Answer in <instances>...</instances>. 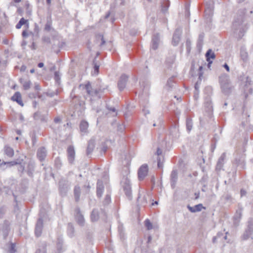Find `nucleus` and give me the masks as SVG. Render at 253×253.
<instances>
[{
  "label": "nucleus",
  "instance_id": "45",
  "mask_svg": "<svg viewBox=\"0 0 253 253\" xmlns=\"http://www.w3.org/2000/svg\"><path fill=\"white\" fill-rule=\"evenodd\" d=\"M111 202V197L109 195H107L103 202L104 205H107Z\"/></svg>",
  "mask_w": 253,
  "mask_h": 253
},
{
  "label": "nucleus",
  "instance_id": "52",
  "mask_svg": "<svg viewBox=\"0 0 253 253\" xmlns=\"http://www.w3.org/2000/svg\"><path fill=\"white\" fill-rule=\"evenodd\" d=\"M61 121V118L59 117H57L54 119V122L55 123H60Z\"/></svg>",
  "mask_w": 253,
  "mask_h": 253
},
{
  "label": "nucleus",
  "instance_id": "26",
  "mask_svg": "<svg viewBox=\"0 0 253 253\" xmlns=\"http://www.w3.org/2000/svg\"><path fill=\"white\" fill-rule=\"evenodd\" d=\"M18 164V163L16 161H11V162H4L3 161L0 164V168L2 169H5L7 167H11Z\"/></svg>",
  "mask_w": 253,
  "mask_h": 253
},
{
  "label": "nucleus",
  "instance_id": "62",
  "mask_svg": "<svg viewBox=\"0 0 253 253\" xmlns=\"http://www.w3.org/2000/svg\"><path fill=\"white\" fill-rule=\"evenodd\" d=\"M22 35L23 37H26L28 36V34L26 31H23Z\"/></svg>",
  "mask_w": 253,
  "mask_h": 253
},
{
  "label": "nucleus",
  "instance_id": "17",
  "mask_svg": "<svg viewBox=\"0 0 253 253\" xmlns=\"http://www.w3.org/2000/svg\"><path fill=\"white\" fill-rule=\"evenodd\" d=\"M187 208L191 212H199L201 211L202 209H205L202 204H199L194 207H191L189 205H188Z\"/></svg>",
  "mask_w": 253,
  "mask_h": 253
},
{
  "label": "nucleus",
  "instance_id": "13",
  "mask_svg": "<svg viewBox=\"0 0 253 253\" xmlns=\"http://www.w3.org/2000/svg\"><path fill=\"white\" fill-rule=\"evenodd\" d=\"M59 192L62 196H64L67 191V189H68L67 184L65 181L62 180H60L59 181Z\"/></svg>",
  "mask_w": 253,
  "mask_h": 253
},
{
  "label": "nucleus",
  "instance_id": "24",
  "mask_svg": "<svg viewBox=\"0 0 253 253\" xmlns=\"http://www.w3.org/2000/svg\"><path fill=\"white\" fill-rule=\"evenodd\" d=\"M91 220L92 222L97 221L99 218V212L97 209H94L92 210L90 215Z\"/></svg>",
  "mask_w": 253,
  "mask_h": 253
},
{
  "label": "nucleus",
  "instance_id": "29",
  "mask_svg": "<svg viewBox=\"0 0 253 253\" xmlns=\"http://www.w3.org/2000/svg\"><path fill=\"white\" fill-rule=\"evenodd\" d=\"M35 169V166L32 162H29L27 168V172L29 176L32 177Z\"/></svg>",
  "mask_w": 253,
  "mask_h": 253
},
{
  "label": "nucleus",
  "instance_id": "7",
  "mask_svg": "<svg viewBox=\"0 0 253 253\" xmlns=\"http://www.w3.org/2000/svg\"><path fill=\"white\" fill-rule=\"evenodd\" d=\"M95 149V142L94 139H90L87 145L86 149V155L89 156Z\"/></svg>",
  "mask_w": 253,
  "mask_h": 253
},
{
  "label": "nucleus",
  "instance_id": "38",
  "mask_svg": "<svg viewBox=\"0 0 253 253\" xmlns=\"http://www.w3.org/2000/svg\"><path fill=\"white\" fill-rule=\"evenodd\" d=\"M248 55L246 51L242 50L241 51V57L244 61H246L248 59Z\"/></svg>",
  "mask_w": 253,
  "mask_h": 253
},
{
  "label": "nucleus",
  "instance_id": "6",
  "mask_svg": "<svg viewBox=\"0 0 253 253\" xmlns=\"http://www.w3.org/2000/svg\"><path fill=\"white\" fill-rule=\"evenodd\" d=\"M43 219L42 217L38 218L36 224L35 234L36 237L41 236L43 229Z\"/></svg>",
  "mask_w": 253,
  "mask_h": 253
},
{
  "label": "nucleus",
  "instance_id": "9",
  "mask_svg": "<svg viewBox=\"0 0 253 253\" xmlns=\"http://www.w3.org/2000/svg\"><path fill=\"white\" fill-rule=\"evenodd\" d=\"M128 77L125 75L121 76L118 83V86L120 90H123L126 87L127 81Z\"/></svg>",
  "mask_w": 253,
  "mask_h": 253
},
{
  "label": "nucleus",
  "instance_id": "47",
  "mask_svg": "<svg viewBox=\"0 0 253 253\" xmlns=\"http://www.w3.org/2000/svg\"><path fill=\"white\" fill-rule=\"evenodd\" d=\"M205 14L208 15L209 16H211L212 14V9L211 8H208L205 10Z\"/></svg>",
  "mask_w": 253,
  "mask_h": 253
},
{
  "label": "nucleus",
  "instance_id": "53",
  "mask_svg": "<svg viewBox=\"0 0 253 253\" xmlns=\"http://www.w3.org/2000/svg\"><path fill=\"white\" fill-rule=\"evenodd\" d=\"M80 226H81L84 222V217L81 214H80Z\"/></svg>",
  "mask_w": 253,
  "mask_h": 253
},
{
  "label": "nucleus",
  "instance_id": "63",
  "mask_svg": "<svg viewBox=\"0 0 253 253\" xmlns=\"http://www.w3.org/2000/svg\"><path fill=\"white\" fill-rule=\"evenodd\" d=\"M218 236H215V237H214L212 238V242H213V243H216V239L218 238Z\"/></svg>",
  "mask_w": 253,
  "mask_h": 253
},
{
  "label": "nucleus",
  "instance_id": "11",
  "mask_svg": "<svg viewBox=\"0 0 253 253\" xmlns=\"http://www.w3.org/2000/svg\"><path fill=\"white\" fill-rule=\"evenodd\" d=\"M234 163L237 166H240L241 168H245V155L244 154H242L241 155H239V156H236Z\"/></svg>",
  "mask_w": 253,
  "mask_h": 253
},
{
  "label": "nucleus",
  "instance_id": "36",
  "mask_svg": "<svg viewBox=\"0 0 253 253\" xmlns=\"http://www.w3.org/2000/svg\"><path fill=\"white\" fill-rule=\"evenodd\" d=\"M97 41L100 43V45L102 46L105 43V41L103 37L101 35H98L96 36Z\"/></svg>",
  "mask_w": 253,
  "mask_h": 253
},
{
  "label": "nucleus",
  "instance_id": "28",
  "mask_svg": "<svg viewBox=\"0 0 253 253\" xmlns=\"http://www.w3.org/2000/svg\"><path fill=\"white\" fill-rule=\"evenodd\" d=\"M4 152L5 155L10 158L12 157L14 153L13 149L8 146H5L4 147Z\"/></svg>",
  "mask_w": 253,
  "mask_h": 253
},
{
  "label": "nucleus",
  "instance_id": "12",
  "mask_svg": "<svg viewBox=\"0 0 253 253\" xmlns=\"http://www.w3.org/2000/svg\"><path fill=\"white\" fill-rule=\"evenodd\" d=\"M88 124L85 121H82L80 123V134L82 135H85L88 133Z\"/></svg>",
  "mask_w": 253,
  "mask_h": 253
},
{
  "label": "nucleus",
  "instance_id": "41",
  "mask_svg": "<svg viewBox=\"0 0 253 253\" xmlns=\"http://www.w3.org/2000/svg\"><path fill=\"white\" fill-rule=\"evenodd\" d=\"M145 225L148 230H151L153 228V225L149 219H146L145 221Z\"/></svg>",
  "mask_w": 253,
  "mask_h": 253
},
{
  "label": "nucleus",
  "instance_id": "2",
  "mask_svg": "<svg viewBox=\"0 0 253 253\" xmlns=\"http://www.w3.org/2000/svg\"><path fill=\"white\" fill-rule=\"evenodd\" d=\"M234 28V33L236 35L237 38H241L246 31L245 26L243 24L242 20L240 21H235L233 24Z\"/></svg>",
  "mask_w": 253,
  "mask_h": 253
},
{
  "label": "nucleus",
  "instance_id": "19",
  "mask_svg": "<svg viewBox=\"0 0 253 253\" xmlns=\"http://www.w3.org/2000/svg\"><path fill=\"white\" fill-rule=\"evenodd\" d=\"M205 106L207 111H212V105L210 96H207L205 98Z\"/></svg>",
  "mask_w": 253,
  "mask_h": 253
},
{
  "label": "nucleus",
  "instance_id": "25",
  "mask_svg": "<svg viewBox=\"0 0 253 253\" xmlns=\"http://www.w3.org/2000/svg\"><path fill=\"white\" fill-rule=\"evenodd\" d=\"M242 217V209H239L236 211V212L234 216V224L237 225L240 221Z\"/></svg>",
  "mask_w": 253,
  "mask_h": 253
},
{
  "label": "nucleus",
  "instance_id": "56",
  "mask_svg": "<svg viewBox=\"0 0 253 253\" xmlns=\"http://www.w3.org/2000/svg\"><path fill=\"white\" fill-rule=\"evenodd\" d=\"M186 46L187 47V48H188L189 47H190V46L191 45V42L189 40H187L186 41Z\"/></svg>",
  "mask_w": 253,
  "mask_h": 253
},
{
  "label": "nucleus",
  "instance_id": "18",
  "mask_svg": "<svg viewBox=\"0 0 253 253\" xmlns=\"http://www.w3.org/2000/svg\"><path fill=\"white\" fill-rule=\"evenodd\" d=\"M160 42V37L158 34L154 35L152 40V48L156 50L158 48Z\"/></svg>",
  "mask_w": 253,
  "mask_h": 253
},
{
  "label": "nucleus",
  "instance_id": "14",
  "mask_svg": "<svg viewBox=\"0 0 253 253\" xmlns=\"http://www.w3.org/2000/svg\"><path fill=\"white\" fill-rule=\"evenodd\" d=\"M46 156V150L45 148L41 147L37 151V157L41 161H42L44 160Z\"/></svg>",
  "mask_w": 253,
  "mask_h": 253
},
{
  "label": "nucleus",
  "instance_id": "10",
  "mask_svg": "<svg viewBox=\"0 0 253 253\" xmlns=\"http://www.w3.org/2000/svg\"><path fill=\"white\" fill-rule=\"evenodd\" d=\"M182 31L180 29H177L175 30L172 38V43L174 46L177 45L180 40V35Z\"/></svg>",
  "mask_w": 253,
  "mask_h": 253
},
{
  "label": "nucleus",
  "instance_id": "4",
  "mask_svg": "<svg viewBox=\"0 0 253 253\" xmlns=\"http://www.w3.org/2000/svg\"><path fill=\"white\" fill-rule=\"evenodd\" d=\"M82 86L83 89H84L86 93L90 96H97L100 92L103 91L102 89H92L90 83L88 82L85 84H80V87Z\"/></svg>",
  "mask_w": 253,
  "mask_h": 253
},
{
  "label": "nucleus",
  "instance_id": "30",
  "mask_svg": "<svg viewBox=\"0 0 253 253\" xmlns=\"http://www.w3.org/2000/svg\"><path fill=\"white\" fill-rule=\"evenodd\" d=\"M19 81L23 85V88L25 90L29 89L31 87V83L29 80H24L23 79H20Z\"/></svg>",
  "mask_w": 253,
  "mask_h": 253
},
{
  "label": "nucleus",
  "instance_id": "21",
  "mask_svg": "<svg viewBox=\"0 0 253 253\" xmlns=\"http://www.w3.org/2000/svg\"><path fill=\"white\" fill-rule=\"evenodd\" d=\"M206 56L207 60L209 62L208 67H210L211 64L212 63V61H211L210 59L215 58V54L211 49H209L206 54Z\"/></svg>",
  "mask_w": 253,
  "mask_h": 253
},
{
  "label": "nucleus",
  "instance_id": "61",
  "mask_svg": "<svg viewBox=\"0 0 253 253\" xmlns=\"http://www.w3.org/2000/svg\"><path fill=\"white\" fill-rule=\"evenodd\" d=\"M224 67L226 69L227 71L229 72V71H230L229 67L227 64H225L224 65Z\"/></svg>",
  "mask_w": 253,
  "mask_h": 253
},
{
  "label": "nucleus",
  "instance_id": "49",
  "mask_svg": "<svg viewBox=\"0 0 253 253\" xmlns=\"http://www.w3.org/2000/svg\"><path fill=\"white\" fill-rule=\"evenodd\" d=\"M5 209L3 207L0 208V218H1L5 213Z\"/></svg>",
  "mask_w": 253,
  "mask_h": 253
},
{
  "label": "nucleus",
  "instance_id": "15",
  "mask_svg": "<svg viewBox=\"0 0 253 253\" xmlns=\"http://www.w3.org/2000/svg\"><path fill=\"white\" fill-rule=\"evenodd\" d=\"M225 157V153H223L219 158L216 166V170L217 171H219L222 169Z\"/></svg>",
  "mask_w": 253,
  "mask_h": 253
},
{
  "label": "nucleus",
  "instance_id": "31",
  "mask_svg": "<svg viewBox=\"0 0 253 253\" xmlns=\"http://www.w3.org/2000/svg\"><path fill=\"white\" fill-rule=\"evenodd\" d=\"M162 151L160 148H157V150L156 152L157 155L158 156V158L157 159L158 161V167L159 168H161L162 167V163H161V160L163 161V157L162 156L161 157L160 156L162 155Z\"/></svg>",
  "mask_w": 253,
  "mask_h": 253
},
{
  "label": "nucleus",
  "instance_id": "27",
  "mask_svg": "<svg viewBox=\"0 0 253 253\" xmlns=\"http://www.w3.org/2000/svg\"><path fill=\"white\" fill-rule=\"evenodd\" d=\"M103 189L104 186L102 182L98 180L97 183V195L98 197H101Z\"/></svg>",
  "mask_w": 253,
  "mask_h": 253
},
{
  "label": "nucleus",
  "instance_id": "3",
  "mask_svg": "<svg viewBox=\"0 0 253 253\" xmlns=\"http://www.w3.org/2000/svg\"><path fill=\"white\" fill-rule=\"evenodd\" d=\"M121 183L126 196L129 200H131L132 198L131 188L129 180L127 177H124L122 180Z\"/></svg>",
  "mask_w": 253,
  "mask_h": 253
},
{
  "label": "nucleus",
  "instance_id": "1",
  "mask_svg": "<svg viewBox=\"0 0 253 253\" xmlns=\"http://www.w3.org/2000/svg\"><path fill=\"white\" fill-rule=\"evenodd\" d=\"M219 80L222 92L225 94H229L232 89L229 76L225 74H222L219 77Z\"/></svg>",
  "mask_w": 253,
  "mask_h": 253
},
{
  "label": "nucleus",
  "instance_id": "37",
  "mask_svg": "<svg viewBox=\"0 0 253 253\" xmlns=\"http://www.w3.org/2000/svg\"><path fill=\"white\" fill-rule=\"evenodd\" d=\"M186 127L188 131H190L192 128V121L191 119L187 118L186 120Z\"/></svg>",
  "mask_w": 253,
  "mask_h": 253
},
{
  "label": "nucleus",
  "instance_id": "54",
  "mask_svg": "<svg viewBox=\"0 0 253 253\" xmlns=\"http://www.w3.org/2000/svg\"><path fill=\"white\" fill-rule=\"evenodd\" d=\"M24 170V167L22 165H20L18 168V170L23 172Z\"/></svg>",
  "mask_w": 253,
  "mask_h": 253
},
{
  "label": "nucleus",
  "instance_id": "35",
  "mask_svg": "<svg viewBox=\"0 0 253 253\" xmlns=\"http://www.w3.org/2000/svg\"><path fill=\"white\" fill-rule=\"evenodd\" d=\"M74 229L72 223H69L68 224V233L70 236L72 237L73 235Z\"/></svg>",
  "mask_w": 253,
  "mask_h": 253
},
{
  "label": "nucleus",
  "instance_id": "20",
  "mask_svg": "<svg viewBox=\"0 0 253 253\" xmlns=\"http://www.w3.org/2000/svg\"><path fill=\"white\" fill-rule=\"evenodd\" d=\"M178 178L177 171L176 170H173L170 174V181L171 187L174 188L175 184Z\"/></svg>",
  "mask_w": 253,
  "mask_h": 253
},
{
  "label": "nucleus",
  "instance_id": "5",
  "mask_svg": "<svg viewBox=\"0 0 253 253\" xmlns=\"http://www.w3.org/2000/svg\"><path fill=\"white\" fill-rule=\"evenodd\" d=\"M10 223L5 220L3 223L0 224V238L6 239L9 231Z\"/></svg>",
  "mask_w": 253,
  "mask_h": 253
},
{
  "label": "nucleus",
  "instance_id": "64",
  "mask_svg": "<svg viewBox=\"0 0 253 253\" xmlns=\"http://www.w3.org/2000/svg\"><path fill=\"white\" fill-rule=\"evenodd\" d=\"M44 66V64L42 62H40L38 64V66L39 67V68H42Z\"/></svg>",
  "mask_w": 253,
  "mask_h": 253
},
{
  "label": "nucleus",
  "instance_id": "50",
  "mask_svg": "<svg viewBox=\"0 0 253 253\" xmlns=\"http://www.w3.org/2000/svg\"><path fill=\"white\" fill-rule=\"evenodd\" d=\"M42 41L47 43H50V39L48 37H44L42 38Z\"/></svg>",
  "mask_w": 253,
  "mask_h": 253
},
{
  "label": "nucleus",
  "instance_id": "34",
  "mask_svg": "<svg viewBox=\"0 0 253 253\" xmlns=\"http://www.w3.org/2000/svg\"><path fill=\"white\" fill-rule=\"evenodd\" d=\"M99 65H98L97 63L95 62V61H93V72L92 73L93 75H96L98 74L99 72Z\"/></svg>",
  "mask_w": 253,
  "mask_h": 253
},
{
  "label": "nucleus",
  "instance_id": "59",
  "mask_svg": "<svg viewBox=\"0 0 253 253\" xmlns=\"http://www.w3.org/2000/svg\"><path fill=\"white\" fill-rule=\"evenodd\" d=\"M199 196H200V193L199 192H197V193H195V200H197L199 198Z\"/></svg>",
  "mask_w": 253,
  "mask_h": 253
},
{
  "label": "nucleus",
  "instance_id": "8",
  "mask_svg": "<svg viewBox=\"0 0 253 253\" xmlns=\"http://www.w3.org/2000/svg\"><path fill=\"white\" fill-rule=\"evenodd\" d=\"M148 173V167L147 165L142 166L139 169L138 176L139 180H143Z\"/></svg>",
  "mask_w": 253,
  "mask_h": 253
},
{
  "label": "nucleus",
  "instance_id": "23",
  "mask_svg": "<svg viewBox=\"0 0 253 253\" xmlns=\"http://www.w3.org/2000/svg\"><path fill=\"white\" fill-rule=\"evenodd\" d=\"M67 152L69 161L70 163H72L74 161L75 157V151L73 147L69 146L68 148Z\"/></svg>",
  "mask_w": 253,
  "mask_h": 253
},
{
  "label": "nucleus",
  "instance_id": "60",
  "mask_svg": "<svg viewBox=\"0 0 253 253\" xmlns=\"http://www.w3.org/2000/svg\"><path fill=\"white\" fill-rule=\"evenodd\" d=\"M162 120H160V122H159V124H157V125L156 123H154V124L153 125V126H161V125H162Z\"/></svg>",
  "mask_w": 253,
  "mask_h": 253
},
{
  "label": "nucleus",
  "instance_id": "48",
  "mask_svg": "<svg viewBox=\"0 0 253 253\" xmlns=\"http://www.w3.org/2000/svg\"><path fill=\"white\" fill-rule=\"evenodd\" d=\"M51 29V24L50 23H47L44 27V30L46 31H49Z\"/></svg>",
  "mask_w": 253,
  "mask_h": 253
},
{
  "label": "nucleus",
  "instance_id": "57",
  "mask_svg": "<svg viewBox=\"0 0 253 253\" xmlns=\"http://www.w3.org/2000/svg\"><path fill=\"white\" fill-rule=\"evenodd\" d=\"M203 37H204V36H203V35H200L199 36V42H199V43L200 42H202L203 39Z\"/></svg>",
  "mask_w": 253,
  "mask_h": 253
},
{
  "label": "nucleus",
  "instance_id": "32",
  "mask_svg": "<svg viewBox=\"0 0 253 253\" xmlns=\"http://www.w3.org/2000/svg\"><path fill=\"white\" fill-rule=\"evenodd\" d=\"M24 24H27L28 25V20H25L24 18H22L20 19L18 23L16 25V28L18 29L21 28L22 25Z\"/></svg>",
  "mask_w": 253,
  "mask_h": 253
},
{
  "label": "nucleus",
  "instance_id": "33",
  "mask_svg": "<svg viewBox=\"0 0 253 253\" xmlns=\"http://www.w3.org/2000/svg\"><path fill=\"white\" fill-rule=\"evenodd\" d=\"M137 201L143 206H145L147 203L146 197L145 196L143 197L142 199H141V197L139 195L137 198Z\"/></svg>",
  "mask_w": 253,
  "mask_h": 253
},
{
  "label": "nucleus",
  "instance_id": "40",
  "mask_svg": "<svg viewBox=\"0 0 253 253\" xmlns=\"http://www.w3.org/2000/svg\"><path fill=\"white\" fill-rule=\"evenodd\" d=\"M74 194L75 199L77 201H78L79 199V187H78L77 186H75V187Z\"/></svg>",
  "mask_w": 253,
  "mask_h": 253
},
{
  "label": "nucleus",
  "instance_id": "58",
  "mask_svg": "<svg viewBox=\"0 0 253 253\" xmlns=\"http://www.w3.org/2000/svg\"><path fill=\"white\" fill-rule=\"evenodd\" d=\"M143 111L144 112V114L145 115H146L147 114H149V111L147 109H143Z\"/></svg>",
  "mask_w": 253,
  "mask_h": 253
},
{
  "label": "nucleus",
  "instance_id": "51",
  "mask_svg": "<svg viewBox=\"0 0 253 253\" xmlns=\"http://www.w3.org/2000/svg\"><path fill=\"white\" fill-rule=\"evenodd\" d=\"M167 86L171 87L173 86V82L171 80L169 79L167 82Z\"/></svg>",
  "mask_w": 253,
  "mask_h": 253
},
{
  "label": "nucleus",
  "instance_id": "46",
  "mask_svg": "<svg viewBox=\"0 0 253 253\" xmlns=\"http://www.w3.org/2000/svg\"><path fill=\"white\" fill-rule=\"evenodd\" d=\"M55 165L57 168H60L61 166V163L59 158H56L55 160Z\"/></svg>",
  "mask_w": 253,
  "mask_h": 253
},
{
  "label": "nucleus",
  "instance_id": "22",
  "mask_svg": "<svg viewBox=\"0 0 253 253\" xmlns=\"http://www.w3.org/2000/svg\"><path fill=\"white\" fill-rule=\"evenodd\" d=\"M34 118L35 120H40L42 122L47 121V116L42 115L40 112H37L34 114Z\"/></svg>",
  "mask_w": 253,
  "mask_h": 253
},
{
  "label": "nucleus",
  "instance_id": "39",
  "mask_svg": "<svg viewBox=\"0 0 253 253\" xmlns=\"http://www.w3.org/2000/svg\"><path fill=\"white\" fill-rule=\"evenodd\" d=\"M36 253H46V246L43 244L42 247L38 249Z\"/></svg>",
  "mask_w": 253,
  "mask_h": 253
},
{
  "label": "nucleus",
  "instance_id": "42",
  "mask_svg": "<svg viewBox=\"0 0 253 253\" xmlns=\"http://www.w3.org/2000/svg\"><path fill=\"white\" fill-rule=\"evenodd\" d=\"M70 97L73 99L74 103L76 102V100H78V97L75 94V88L73 89L72 92L71 93Z\"/></svg>",
  "mask_w": 253,
  "mask_h": 253
},
{
  "label": "nucleus",
  "instance_id": "55",
  "mask_svg": "<svg viewBox=\"0 0 253 253\" xmlns=\"http://www.w3.org/2000/svg\"><path fill=\"white\" fill-rule=\"evenodd\" d=\"M54 76H55L54 78H55V80L57 81L59 79V75H58V72H55Z\"/></svg>",
  "mask_w": 253,
  "mask_h": 253
},
{
  "label": "nucleus",
  "instance_id": "16",
  "mask_svg": "<svg viewBox=\"0 0 253 253\" xmlns=\"http://www.w3.org/2000/svg\"><path fill=\"white\" fill-rule=\"evenodd\" d=\"M11 100L14 101H16L19 105L21 106H24V104L22 100L21 95L19 92H15L14 94L12 96Z\"/></svg>",
  "mask_w": 253,
  "mask_h": 253
},
{
  "label": "nucleus",
  "instance_id": "44",
  "mask_svg": "<svg viewBox=\"0 0 253 253\" xmlns=\"http://www.w3.org/2000/svg\"><path fill=\"white\" fill-rule=\"evenodd\" d=\"M16 250L15 249V245L11 243L9 249V252L10 253H15Z\"/></svg>",
  "mask_w": 253,
  "mask_h": 253
},
{
  "label": "nucleus",
  "instance_id": "43",
  "mask_svg": "<svg viewBox=\"0 0 253 253\" xmlns=\"http://www.w3.org/2000/svg\"><path fill=\"white\" fill-rule=\"evenodd\" d=\"M249 229L248 231H246V234H244L243 235V238L244 239H247L249 238V235L251 234L252 232V229L251 226H249Z\"/></svg>",
  "mask_w": 253,
  "mask_h": 253
}]
</instances>
